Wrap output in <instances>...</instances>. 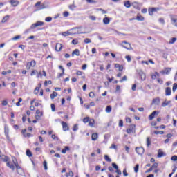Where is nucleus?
Wrapping results in <instances>:
<instances>
[{"mask_svg":"<svg viewBox=\"0 0 177 177\" xmlns=\"http://www.w3.org/2000/svg\"><path fill=\"white\" fill-rule=\"evenodd\" d=\"M170 103L171 101L165 100V102L162 103V107H166V106H169Z\"/></svg>","mask_w":177,"mask_h":177,"instance_id":"obj_22","label":"nucleus"},{"mask_svg":"<svg viewBox=\"0 0 177 177\" xmlns=\"http://www.w3.org/2000/svg\"><path fill=\"white\" fill-rule=\"evenodd\" d=\"M138 74L140 76L142 81H145L146 80V74H145L142 71H139Z\"/></svg>","mask_w":177,"mask_h":177,"instance_id":"obj_14","label":"nucleus"},{"mask_svg":"<svg viewBox=\"0 0 177 177\" xmlns=\"http://www.w3.org/2000/svg\"><path fill=\"white\" fill-rule=\"evenodd\" d=\"M125 59L127 60V62L129 63V62H131V56L129 55H127L125 57Z\"/></svg>","mask_w":177,"mask_h":177,"instance_id":"obj_59","label":"nucleus"},{"mask_svg":"<svg viewBox=\"0 0 177 177\" xmlns=\"http://www.w3.org/2000/svg\"><path fill=\"white\" fill-rule=\"evenodd\" d=\"M104 160H106V161H107L108 162H111V159L110 158V157H109L108 155L104 156Z\"/></svg>","mask_w":177,"mask_h":177,"instance_id":"obj_36","label":"nucleus"},{"mask_svg":"<svg viewBox=\"0 0 177 177\" xmlns=\"http://www.w3.org/2000/svg\"><path fill=\"white\" fill-rule=\"evenodd\" d=\"M165 95L171 96V88L169 87H167L165 89Z\"/></svg>","mask_w":177,"mask_h":177,"instance_id":"obj_21","label":"nucleus"},{"mask_svg":"<svg viewBox=\"0 0 177 177\" xmlns=\"http://www.w3.org/2000/svg\"><path fill=\"white\" fill-rule=\"evenodd\" d=\"M164 156V152H162V151H161V149H159L158 151V157L160 158L161 157H162Z\"/></svg>","mask_w":177,"mask_h":177,"instance_id":"obj_31","label":"nucleus"},{"mask_svg":"<svg viewBox=\"0 0 177 177\" xmlns=\"http://www.w3.org/2000/svg\"><path fill=\"white\" fill-rule=\"evenodd\" d=\"M62 125L63 131H64V132L70 130V128L68 127V124H67V122H62Z\"/></svg>","mask_w":177,"mask_h":177,"instance_id":"obj_7","label":"nucleus"},{"mask_svg":"<svg viewBox=\"0 0 177 177\" xmlns=\"http://www.w3.org/2000/svg\"><path fill=\"white\" fill-rule=\"evenodd\" d=\"M119 127H124V122L122 120L119 121Z\"/></svg>","mask_w":177,"mask_h":177,"instance_id":"obj_60","label":"nucleus"},{"mask_svg":"<svg viewBox=\"0 0 177 177\" xmlns=\"http://www.w3.org/2000/svg\"><path fill=\"white\" fill-rule=\"evenodd\" d=\"M57 96V93L56 91H54L52 94H50V99L53 100Z\"/></svg>","mask_w":177,"mask_h":177,"instance_id":"obj_29","label":"nucleus"},{"mask_svg":"<svg viewBox=\"0 0 177 177\" xmlns=\"http://www.w3.org/2000/svg\"><path fill=\"white\" fill-rule=\"evenodd\" d=\"M136 20H138V21H143L145 17H142V15H137Z\"/></svg>","mask_w":177,"mask_h":177,"instance_id":"obj_30","label":"nucleus"},{"mask_svg":"<svg viewBox=\"0 0 177 177\" xmlns=\"http://www.w3.org/2000/svg\"><path fill=\"white\" fill-rule=\"evenodd\" d=\"M121 91V86L120 85L116 86V92H120Z\"/></svg>","mask_w":177,"mask_h":177,"instance_id":"obj_61","label":"nucleus"},{"mask_svg":"<svg viewBox=\"0 0 177 177\" xmlns=\"http://www.w3.org/2000/svg\"><path fill=\"white\" fill-rule=\"evenodd\" d=\"M124 6L125 8H131V1H124Z\"/></svg>","mask_w":177,"mask_h":177,"instance_id":"obj_32","label":"nucleus"},{"mask_svg":"<svg viewBox=\"0 0 177 177\" xmlns=\"http://www.w3.org/2000/svg\"><path fill=\"white\" fill-rule=\"evenodd\" d=\"M88 125H89V127H93V125H95V120L94 119H90L88 120Z\"/></svg>","mask_w":177,"mask_h":177,"instance_id":"obj_27","label":"nucleus"},{"mask_svg":"<svg viewBox=\"0 0 177 177\" xmlns=\"http://www.w3.org/2000/svg\"><path fill=\"white\" fill-rule=\"evenodd\" d=\"M106 113H111V107L110 106H106Z\"/></svg>","mask_w":177,"mask_h":177,"instance_id":"obj_40","label":"nucleus"},{"mask_svg":"<svg viewBox=\"0 0 177 177\" xmlns=\"http://www.w3.org/2000/svg\"><path fill=\"white\" fill-rule=\"evenodd\" d=\"M151 145V142L150 141V137L147 138V147H150V145Z\"/></svg>","mask_w":177,"mask_h":177,"instance_id":"obj_34","label":"nucleus"},{"mask_svg":"<svg viewBox=\"0 0 177 177\" xmlns=\"http://www.w3.org/2000/svg\"><path fill=\"white\" fill-rule=\"evenodd\" d=\"M38 92H39V87H36L34 91L35 95H38Z\"/></svg>","mask_w":177,"mask_h":177,"instance_id":"obj_44","label":"nucleus"},{"mask_svg":"<svg viewBox=\"0 0 177 177\" xmlns=\"http://www.w3.org/2000/svg\"><path fill=\"white\" fill-rule=\"evenodd\" d=\"M4 132L7 139H9V127L6 124L4 126Z\"/></svg>","mask_w":177,"mask_h":177,"instance_id":"obj_11","label":"nucleus"},{"mask_svg":"<svg viewBox=\"0 0 177 177\" xmlns=\"http://www.w3.org/2000/svg\"><path fill=\"white\" fill-rule=\"evenodd\" d=\"M26 156H28V157H32V153H31V151H30V149H28L26 151Z\"/></svg>","mask_w":177,"mask_h":177,"instance_id":"obj_37","label":"nucleus"},{"mask_svg":"<svg viewBox=\"0 0 177 177\" xmlns=\"http://www.w3.org/2000/svg\"><path fill=\"white\" fill-rule=\"evenodd\" d=\"M12 162L14 165L15 166L17 171L21 169L20 166L19 165V162H17V160H16L15 157H12Z\"/></svg>","mask_w":177,"mask_h":177,"instance_id":"obj_6","label":"nucleus"},{"mask_svg":"<svg viewBox=\"0 0 177 177\" xmlns=\"http://www.w3.org/2000/svg\"><path fill=\"white\" fill-rule=\"evenodd\" d=\"M158 167V163L155 162L153 163V165L151 167V168H152V169H154L156 168H157Z\"/></svg>","mask_w":177,"mask_h":177,"instance_id":"obj_41","label":"nucleus"},{"mask_svg":"<svg viewBox=\"0 0 177 177\" xmlns=\"http://www.w3.org/2000/svg\"><path fill=\"white\" fill-rule=\"evenodd\" d=\"M176 42V37H173L169 39V44L172 45V44H175Z\"/></svg>","mask_w":177,"mask_h":177,"instance_id":"obj_28","label":"nucleus"},{"mask_svg":"<svg viewBox=\"0 0 177 177\" xmlns=\"http://www.w3.org/2000/svg\"><path fill=\"white\" fill-rule=\"evenodd\" d=\"M51 110L52 111H56L55 104H51Z\"/></svg>","mask_w":177,"mask_h":177,"instance_id":"obj_55","label":"nucleus"},{"mask_svg":"<svg viewBox=\"0 0 177 177\" xmlns=\"http://www.w3.org/2000/svg\"><path fill=\"white\" fill-rule=\"evenodd\" d=\"M73 130L74 131H78V124H75L74 127H73Z\"/></svg>","mask_w":177,"mask_h":177,"instance_id":"obj_56","label":"nucleus"},{"mask_svg":"<svg viewBox=\"0 0 177 177\" xmlns=\"http://www.w3.org/2000/svg\"><path fill=\"white\" fill-rule=\"evenodd\" d=\"M44 26V22L41 21H38L37 22L32 24L30 26L31 30H34L36 27H41Z\"/></svg>","mask_w":177,"mask_h":177,"instance_id":"obj_2","label":"nucleus"},{"mask_svg":"<svg viewBox=\"0 0 177 177\" xmlns=\"http://www.w3.org/2000/svg\"><path fill=\"white\" fill-rule=\"evenodd\" d=\"M62 35H63V37H68V35H73L71 33V31H70V30H68L67 32H62Z\"/></svg>","mask_w":177,"mask_h":177,"instance_id":"obj_20","label":"nucleus"},{"mask_svg":"<svg viewBox=\"0 0 177 177\" xmlns=\"http://www.w3.org/2000/svg\"><path fill=\"white\" fill-rule=\"evenodd\" d=\"M8 20H9V15L5 16V17L3 18L1 22H2V23H6V21H8Z\"/></svg>","mask_w":177,"mask_h":177,"instance_id":"obj_33","label":"nucleus"},{"mask_svg":"<svg viewBox=\"0 0 177 177\" xmlns=\"http://www.w3.org/2000/svg\"><path fill=\"white\" fill-rule=\"evenodd\" d=\"M46 21H47L48 23H49L50 21H52V17H48L45 19Z\"/></svg>","mask_w":177,"mask_h":177,"instance_id":"obj_53","label":"nucleus"},{"mask_svg":"<svg viewBox=\"0 0 177 177\" xmlns=\"http://www.w3.org/2000/svg\"><path fill=\"white\" fill-rule=\"evenodd\" d=\"M158 84H160V85H162V84L164 83V81H162V80L158 78Z\"/></svg>","mask_w":177,"mask_h":177,"instance_id":"obj_62","label":"nucleus"},{"mask_svg":"<svg viewBox=\"0 0 177 177\" xmlns=\"http://www.w3.org/2000/svg\"><path fill=\"white\" fill-rule=\"evenodd\" d=\"M154 133H155V135H164V131H155Z\"/></svg>","mask_w":177,"mask_h":177,"instance_id":"obj_38","label":"nucleus"},{"mask_svg":"<svg viewBox=\"0 0 177 177\" xmlns=\"http://www.w3.org/2000/svg\"><path fill=\"white\" fill-rule=\"evenodd\" d=\"M17 39H20V35L15 36V37L12 38V41H17Z\"/></svg>","mask_w":177,"mask_h":177,"instance_id":"obj_45","label":"nucleus"},{"mask_svg":"<svg viewBox=\"0 0 177 177\" xmlns=\"http://www.w3.org/2000/svg\"><path fill=\"white\" fill-rule=\"evenodd\" d=\"M122 46L123 48H125V49H127L128 50L132 49V47H131V44L127 42V41H123L122 43Z\"/></svg>","mask_w":177,"mask_h":177,"instance_id":"obj_5","label":"nucleus"},{"mask_svg":"<svg viewBox=\"0 0 177 177\" xmlns=\"http://www.w3.org/2000/svg\"><path fill=\"white\" fill-rule=\"evenodd\" d=\"M136 151L139 156H142V154L145 153V149L143 147H136Z\"/></svg>","mask_w":177,"mask_h":177,"instance_id":"obj_4","label":"nucleus"},{"mask_svg":"<svg viewBox=\"0 0 177 177\" xmlns=\"http://www.w3.org/2000/svg\"><path fill=\"white\" fill-rule=\"evenodd\" d=\"M127 76H124L122 80H120V82H123V81H127Z\"/></svg>","mask_w":177,"mask_h":177,"instance_id":"obj_64","label":"nucleus"},{"mask_svg":"<svg viewBox=\"0 0 177 177\" xmlns=\"http://www.w3.org/2000/svg\"><path fill=\"white\" fill-rule=\"evenodd\" d=\"M112 167L116 170L118 169V166L115 163H112Z\"/></svg>","mask_w":177,"mask_h":177,"instance_id":"obj_57","label":"nucleus"},{"mask_svg":"<svg viewBox=\"0 0 177 177\" xmlns=\"http://www.w3.org/2000/svg\"><path fill=\"white\" fill-rule=\"evenodd\" d=\"M134 172L138 174L139 172V164H137L134 167Z\"/></svg>","mask_w":177,"mask_h":177,"instance_id":"obj_35","label":"nucleus"},{"mask_svg":"<svg viewBox=\"0 0 177 177\" xmlns=\"http://www.w3.org/2000/svg\"><path fill=\"white\" fill-rule=\"evenodd\" d=\"M84 42H85V44H91V42H92V41H91V39L88 38H86L84 39Z\"/></svg>","mask_w":177,"mask_h":177,"instance_id":"obj_49","label":"nucleus"},{"mask_svg":"<svg viewBox=\"0 0 177 177\" xmlns=\"http://www.w3.org/2000/svg\"><path fill=\"white\" fill-rule=\"evenodd\" d=\"M171 68H165V69H163L162 71H160V74L164 75H168L171 73Z\"/></svg>","mask_w":177,"mask_h":177,"instance_id":"obj_8","label":"nucleus"},{"mask_svg":"<svg viewBox=\"0 0 177 177\" xmlns=\"http://www.w3.org/2000/svg\"><path fill=\"white\" fill-rule=\"evenodd\" d=\"M7 167H8V168H10V169H12V171H15V165L12 164L10 162H8L6 163Z\"/></svg>","mask_w":177,"mask_h":177,"instance_id":"obj_17","label":"nucleus"},{"mask_svg":"<svg viewBox=\"0 0 177 177\" xmlns=\"http://www.w3.org/2000/svg\"><path fill=\"white\" fill-rule=\"evenodd\" d=\"M131 121H132V120H131V118H128V117H127V118H126V122H129V123H131Z\"/></svg>","mask_w":177,"mask_h":177,"instance_id":"obj_63","label":"nucleus"},{"mask_svg":"<svg viewBox=\"0 0 177 177\" xmlns=\"http://www.w3.org/2000/svg\"><path fill=\"white\" fill-rule=\"evenodd\" d=\"M74 55H75V56H80V50L77 48L75 49V50L72 53V56H74Z\"/></svg>","mask_w":177,"mask_h":177,"instance_id":"obj_23","label":"nucleus"},{"mask_svg":"<svg viewBox=\"0 0 177 177\" xmlns=\"http://www.w3.org/2000/svg\"><path fill=\"white\" fill-rule=\"evenodd\" d=\"M83 122H84V124H86V122H89V117L84 118L83 119Z\"/></svg>","mask_w":177,"mask_h":177,"instance_id":"obj_42","label":"nucleus"},{"mask_svg":"<svg viewBox=\"0 0 177 177\" xmlns=\"http://www.w3.org/2000/svg\"><path fill=\"white\" fill-rule=\"evenodd\" d=\"M88 3H96L95 0H86Z\"/></svg>","mask_w":177,"mask_h":177,"instance_id":"obj_51","label":"nucleus"},{"mask_svg":"<svg viewBox=\"0 0 177 177\" xmlns=\"http://www.w3.org/2000/svg\"><path fill=\"white\" fill-rule=\"evenodd\" d=\"M69 150L70 147H68V146H66L65 148L62 150V154H66V153H67V151H68Z\"/></svg>","mask_w":177,"mask_h":177,"instance_id":"obj_26","label":"nucleus"},{"mask_svg":"<svg viewBox=\"0 0 177 177\" xmlns=\"http://www.w3.org/2000/svg\"><path fill=\"white\" fill-rule=\"evenodd\" d=\"M171 160L172 161H177V156H173L171 158Z\"/></svg>","mask_w":177,"mask_h":177,"instance_id":"obj_54","label":"nucleus"},{"mask_svg":"<svg viewBox=\"0 0 177 177\" xmlns=\"http://www.w3.org/2000/svg\"><path fill=\"white\" fill-rule=\"evenodd\" d=\"M0 157H1V160L3 161H4V162H8V161H9V158H8V156H6L0 154Z\"/></svg>","mask_w":177,"mask_h":177,"instance_id":"obj_18","label":"nucleus"},{"mask_svg":"<svg viewBox=\"0 0 177 177\" xmlns=\"http://www.w3.org/2000/svg\"><path fill=\"white\" fill-rule=\"evenodd\" d=\"M152 103H153V104H156L157 106H158V104H160V98H155L153 100Z\"/></svg>","mask_w":177,"mask_h":177,"instance_id":"obj_19","label":"nucleus"},{"mask_svg":"<svg viewBox=\"0 0 177 177\" xmlns=\"http://www.w3.org/2000/svg\"><path fill=\"white\" fill-rule=\"evenodd\" d=\"M36 114H37V115H40L41 117H42V115H43L42 112L39 110L36 111Z\"/></svg>","mask_w":177,"mask_h":177,"instance_id":"obj_47","label":"nucleus"},{"mask_svg":"<svg viewBox=\"0 0 177 177\" xmlns=\"http://www.w3.org/2000/svg\"><path fill=\"white\" fill-rule=\"evenodd\" d=\"M63 48V44H60V43H57L56 46H55V50L57 52H60V50H62V49Z\"/></svg>","mask_w":177,"mask_h":177,"instance_id":"obj_10","label":"nucleus"},{"mask_svg":"<svg viewBox=\"0 0 177 177\" xmlns=\"http://www.w3.org/2000/svg\"><path fill=\"white\" fill-rule=\"evenodd\" d=\"M135 127H136L135 124H131L130 126V128L127 129V133H133V131H135Z\"/></svg>","mask_w":177,"mask_h":177,"instance_id":"obj_13","label":"nucleus"},{"mask_svg":"<svg viewBox=\"0 0 177 177\" xmlns=\"http://www.w3.org/2000/svg\"><path fill=\"white\" fill-rule=\"evenodd\" d=\"M159 21H160L162 24H165V21L164 20L163 18H160V19H159Z\"/></svg>","mask_w":177,"mask_h":177,"instance_id":"obj_58","label":"nucleus"},{"mask_svg":"<svg viewBox=\"0 0 177 177\" xmlns=\"http://www.w3.org/2000/svg\"><path fill=\"white\" fill-rule=\"evenodd\" d=\"M71 31L72 35H75L76 34H84L82 29L81 27H75L69 30Z\"/></svg>","mask_w":177,"mask_h":177,"instance_id":"obj_1","label":"nucleus"},{"mask_svg":"<svg viewBox=\"0 0 177 177\" xmlns=\"http://www.w3.org/2000/svg\"><path fill=\"white\" fill-rule=\"evenodd\" d=\"M88 96H89V97H91V98H93L94 97H95V93H93V92H90L89 93H88Z\"/></svg>","mask_w":177,"mask_h":177,"instance_id":"obj_46","label":"nucleus"},{"mask_svg":"<svg viewBox=\"0 0 177 177\" xmlns=\"http://www.w3.org/2000/svg\"><path fill=\"white\" fill-rule=\"evenodd\" d=\"M104 24H110V19L109 17H104L103 19Z\"/></svg>","mask_w":177,"mask_h":177,"instance_id":"obj_25","label":"nucleus"},{"mask_svg":"<svg viewBox=\"0 0 177 177\" xmlns=\"http://www.w3.org/2000/svg\"><path fill=\"white\" fill-rule=\"evenodd\" d=\"M72 44L73 45H78V40L77 39L72 40Z\"/></svg>","mask_w":177,"mask_h":177,"instance_id":"obj_43","label":"nucleus"},{"mask_svg":"<svg viewBox=\"0 0 177 177\" xmlns=\"http://www.w3.org/2000/svg\"><path fill=\"white\" fill-rule=\"evenodd\" d=\"M9 2L14 7L17 6V5H19V1L17 0H10Z\"/></svg>","mask_w":177,"mask_h":177,"instance_id":"obj_16","label":"nucleus"},{"mask_svg":"<svg viewBox=\"0 0 177 177\" xmlns=\"http://www.w3.org/2000/svg\"><path fill=\"white\" fill-rule=\"evenodd\" d=\"M97 138H98V135H97V133H93V134H92V136H91V139H92V140H97Z\"/></svg>","mask_w":177,"mask_h":177,"instance_id":"obj_24","label":"nucleus"},{"mask_svg":"<svg viewBox=\"0 0 177 177\" xmlns=\"http://www.w3.org/2000/svg\"><path fill=\"white\" fill-rule=\"evenodd\" d=\"M35 6H39L37 7V9L38 10H41V9H45V8H46L45 6V4H41V2H37L36 4H35Z\"/></svg>","mask_w":177,"mask_h":177,"instance_id":"obj_12","label":"nucleus"},{"mask_svg":"<svg viewBox=\"0 0 177 177\" xmlns=\"http://www.w3.org/2000/svg\"><path fill=\"white\" fill-rule=\"evenodd\" d=\"M36 65H37V62H35V60H32L30 62H27L26 69L30 70L31 67H35Z\"/></svg>","mask_w":177,"mask_h":177,"instance_id":"obj_3","label":"nucleus"},{"mask_svg":"<svg viewBox=\"0 0 177 177\" xmlns=\"http://www.w3.org/2000/svg\"><path fill=\"white\" fill-rule=\"evenodd\" d=\"M109 149H114L115 150H117V145H115V144H112Z\"/></svg>","mask_w":177,"mask_h":177,"instance_id":"obj_50","label":"nucleus"},{"mask_svg":"<svg viewBox=\"0 0 177 177\" xmlns=\"http://www.w3.org/2000/svg\"><path fill=\"white\" fill-rule=\"evenodd\" d=\"M177 89V84L176 83H174L173 84V92H175Z\"/></svg>","mask_w":177,"mask_h":177,"instance_id":"obj_48","label":"nucleus"},{"mask_svg":"<svg viewBox=\"0 0 177 177\" xmlns=\"http://www.w3.org/2000/svg\"><path fill=\"white\" fill-rule=\"evenodd\" d=\"M159 10L160 9L158 8H152L149 10V13L150 16H153V13H154V12H157V10Z\"/></svg>","mask_w":177,"mask_h":177,"instance_id":"obj_15","label":"nucleus"},{"mask_svg":"<svg viewBox=\"0 0 177 177\" xmlns=\"http://www.w3.org/2000/svg\"><path fill=\"white\" fill-rule=\"evenodd\" d=\"M159 112L158 111H154L149 117V119L150 120V121H151L152 120L154 119V118L156 117V115H158Z\"/></svg>","mask_w":177,"mask_h":177,"instance_id":"obj_9","label":"nucleus"},{"mask_svg":"<svg viewBox=\"0 0 177 177\" xmlns=\"http://www.w3.org/2000/svg\"><path fill=\"white\" fill-rule=\"evenodd\" d=\"M43 165L44 167L45 171H47L48 170V162H46V161H44L43 163Z\"/></svg>","mask_w":177,"mask_h":177,"instance_id":"obj_39","label":"nucleus"},{"mask_svg":"<svg viewBox=\"0 0 177 177\" xmlns=\"http://www.w3.org/2000/svg\"><path fill=\"white\" fill-rule=\"evenodd\" d=\"M171 21H173V23H175V26L177 27V19L175 18H171Z\"/></svg>","mask_w":177,"mask_h":177,"instance_id":"obj_52","label":"nucleus"}]
</instances>
